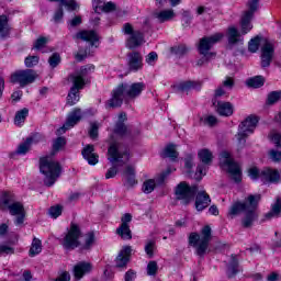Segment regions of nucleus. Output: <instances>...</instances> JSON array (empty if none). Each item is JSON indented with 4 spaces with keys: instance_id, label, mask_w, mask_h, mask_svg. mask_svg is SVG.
I'll return each instance as SVG.
<instances>
[{
    "instance_id": "1",
    "label": "nucleus",
    "mask_w": 281,
    "mask_h": 281,
    "mask_svg": "<svg viewBox=\"0 0 281 281\" xmlns=\"http://www.w3.org/2000/svg\"><path fill=\"white\" fill-rule=\"evenodd\" d=\"M258 10V0H251L248 2V10L245 11L241 15L239 25L240 32L236 26H229L226 32V36L228 40V45L231 47H236L238 45H243L245 43V34H249L251 30H254V12Z\"/></svg>"
},
{
    "instance_id": "2",
    "label": "nucleus",
    "mask_w": 281,
    "mask_h": 281,
    "mask_svg": "<svg viewBox=\"0 0 281 281\" xmlns=\"http://www.w3.org/2000/svg\"><path fill=\"white\" fill-rule=\"evenodd\" d=\"M145 85L142 82L136 83H122L112 91V98L108 100L106 109H117L122 106L124 100H135L138 95H142V91L145 89Z\"/></svg>"
},
{
    "instance_id": "3",
    "label": "nucleus",
    "mask_w": 281,
    "mask_h": 281,
    "mask_svg": "<svg viewBox=\"0 0 281 281\" xmlns=\"http://www.w3.org/2000/svg\"><path fill=\"white\" fill-rule=\"evenodd\" d=\"M260 201V194L249 195L244 203L235 202L228 210V217L234 218L238 216L240 212H245L243 220L244 227H251L254 221H256V207Z\"/></svg>"
},
{
    "instance_id": "4",
    "label": "nucleus",
    "mask_w": 281,
    "mask_h": 281,
    "mask_svg": "<svg viewBox=\"0 0 281 281\" xmlns=\"http://www.w3.org/2000/svg\"><path fill=\"white\" fill-rule=\"evenodd\" d=\"M95 68L91 65L81 67L80 70L71 75L70 80L72 82V87L67 97V104L69 106H74L77 102H80V89L85 88L87 81L89 80V74H93Z\"/></svg>"
},
{
    "instance_id": "5",
    "label": "nucleus",
    "mask_w": 281,
    "mask_h": 281,
    "mask_svg": "<svg viewBox=\"0 0 281 281\" xmlns=\"http://www.w3.org/2000/svg\"><path fill=\"white\" fill-rule=\"evenodd\" d=\"M40 170L44 175V183L54 186L58 177H60V164L54 159V156H44L40 159Z\"/></svg>"
},
{
    "instance_id": "6",
    "label": "nucleus",
    "mask_w": 281,
    "mask_h": 281,
    "mask_svg": "<svg viewBox=\"0 0 281 281\" xmlns=\"http://www.w3.org/2000/svg\"><path fill=\"white\" fill-rule=\"evenodd\" d=\"M0 210H9L12 216H15V225H23L25 221V209L21 202H14V194L10 192L2 193L0 198Z\"/></svg>"
},
{
    "instance_id": "7",
    "label": "nucleus",
    "mask_w": 281,
    "mask_h": 281,
    "mask_svg": "<svg viewBox=\"0 0 281 281\" xmlns=\"http://www.w3.org/2000/svg\"><path fill=\"white\" fill-rule=\"evenodd\" d=\"M260 43H262L261 66L269 67V65H271V59L273 58V44H271V42H267V40H263L261 36H256L250 40L248 49L252 54H256L260 47Z\"/></svg>"
},
{
    "instance_id": "8",
    "label": "nucleus",
    "mask_w": 281,
    "mask_h": 281,
    "mask_svg": "<svg viewBox=\"0 0 281 281\" xmlns=\"http://www.w3.org/2000/svg\"><path fill=\"white\" fill-rule=\"evenodd\" d=\"M258 122H260V119L257 115H249L239 124L237 134L235 135V142L238 146H245L247 137L254 135L256 132Z\"/></svg>"
},
{
    "instance_id": "9",
    "label": "nucleus",
    "mask_w": 281,
    "mask_h": 281,
    "mask_svg": "<svg viewBox=\"0 0 281 281\" xmlns=\"http://www.w3.org/2000/svg\"><path fill=\"white\" fill-rule=\"evenodd\" d=\"M210 240H212V227L210 225L204 226L200 235L191 233L189 236V244L195 248L198 256H203L207 251Z\"/></svg>"
},
{
    "instance_id": "10",
    "label": "nucleus",
    "mask_w": 281,
    "mask_h": 281,
    "mask_svg": "<svg viewBox=\"0 0 281 281\" xmlns=\"http://www.w3.org/2000/svg\"><path fill=\"white\" fill-rule=\"evenodd\" d=\"M220 165L223 170H227L234 181L238 183L243 180V170H240V166L234 161L229 151L224 150L221 153Z\"/></svg>"
},
{
    "instance_id": "11",
    "label": "nucleus",
    "mask_w": 281,
    "mask_h": 281,
    "mask_svg": "<svg viewBox=\"0 0 281 281\" xmlns=\"http://www.w3.org/2000/svg\"><path fill=\"white\" fill-rule=\"evenodd\" d=\"M108 159L111 164L123 166V164L128 161V153L124 151L122 145H120L117 140L112 139L108 149Z\"/></svg>"
},
{
    "instance_id": "12",
    "label": "nucleus",
    "mask_w": 281,
    "mask_h": 281,
    "mask_svg": "<svg viewBox=\"0 0 281 281\" xmlns=\"http://www.w3.org/2000/svg\"><path fill=\"white\" fill-rule=\"evenodd\" d=\"M223 36H225L223 33H215L211 36L203 37L200 41V44L198 47L200 54H202V56H204L207 59L214 58L215 54L210 52V49H212V47H214L216 43H220Z\"/></svg>"
},
{
    "instance_id": "13",
    "label": "nucleus",
    "mask_w": 281,
    "mask_h": 281,
    "mask_svg": "<svg viewBox=\"0 0 281 281\" xmlns=\"http://www.w3.org/2000/svg\"><path fill=\"white\" fill-rule=\"evenodd\" d=\"M199 189L196 187H190L187 182H180L175 190L176 199L181 201L184 205L194 201V195Z\"/></svg>"
},
{
    "instance_id": "14",
    "label": "nucleus",
    "mask_w": 281,
    "mask_h": 281,
    "mask_svg": "<svg viewBox=\"0 0 281 281\" xmlns=\"http://www.w3.org/2000/svg\"><path fill=\"white\" fill-rule=\"evenodd\" d=\"M80 236H82L80 226L77 224H71L70 229L61 240L63 247L65 249H76V247H80Z\"/></svg>"
},
{
    "instance_id": "15",
    "label": "nucleus",
    "mask_w": 281,
    "mask_h": 281,
    "mask_svg": "<svg viewBox=\"0 0 281 281\" xmlns=\"http://www.w3.org/2000/svg\"><path fill=\"white\" fill-rule=\"evenodd\" d=\"M123 33L127 36L126 45L130 49H135V47L144 45V34L139 31H135L131 23L123 25Z\"/></svg>"
},
{
    "instance_id": "16",
    "label": "nucleus",
    "mask_w": 281,
    "mask_h": 281,
    "mask_svg": "<svg viewBox=\"0 0 281 281\" xmlns=\"http://www.w3.org/2000/svg\"><path fill=\"white\" fill-rule=\"evenodd\" d=\"M36 78H38V75H36L34 70H18L11 75L10 82L20 85V87H27V85H32Z\"/></svg>"
},
{
    "instance_id": "17",
    "label": "nucleus",
    "mask_w": 281,
    "mask_h": 281,
    "mask_svg": "<svg viewBox=\"0 0 281 281\" xmlns=\"http://www.w3.org/2000/svg\"><path fill=\"white\" fill-rule=\"evenodd\" d=\"M82 120V111L78 108L74 109L67 116V120L63 127L57 130L58 135H63L69 128H74L78 122Z\"/></svg>"
},
{
    "instance_id": "18",
    "label": "nucleus",
    "mask_w": 281,
    "mask_h": 281,
    "mask_svg": "<svg viewBox=\"0 0 281 281\" xmlns=\"http://www.w3.org/2000/svg\"><path fill=\"white\" fill-rule=\"evenodd\" d=\"M131 221H133V215H131V213H125L121 217V226L116 229V234H119L123 240H131V238H133L131 233Z\"/></svg>"
},
{
    "instance_id": "19",
    "label": "nucleus",
    "mask_w": 281,
    "mask_h": 281,
    "mask_svg": "<svg viewBox=\"0 0 281 281\" xmlns=\"http://www.w3.org/2000/svg\"><path fill=\"white\" fill-rule=\"evenodd\" d=\"M77 41H85L90 47H99L100 36L94 31H80L76 34Z\"/></svg>"
},
{
    "instance_id": "20",
    "label": "nucleus",
    "mask_w": 281,
    "mask_h": 281,
    "mask_svg": "<svg viewBox=\"0 0 281 281\" xmlns=\"http://www.w3.org/2000/svg\"><path fill=\"white\" fill-rule=\"evenodd\" d=\"M131 254H133V248H131V246H124L121 249L115 259L116 269H126V265H128V260H131Z\"/></svg>"
},
{
    "instance_id": "21",
    "label": "nucleus",
    "mask_w": 281,
    "mask_h": 281,
    "mask_svg": "<svg viewBox=\"0 0 281 281\" xmlns=\"http://www.w3.org/2000/svg\"><path fill=\"white\" fill-rule=\"evenodd\" d=\"M281 173L278 169L265 168L261 170L260 180L262 183H280Z\"/></svg>"
},
{
    "instance_id": "22",
    "label": "nucleus",
    "mask_w": 281,
    "mask_h": 281,
    "mask_svg": "<svg viewBox=\"0 0 281 281\" xmlns=\"http://www.w3.org/2000/svg\"><path fill=\"white\" fill-rule=\"evenodd\" d=\"M213 105L215 106L218 115H222V117H231V115H234V105L229 102L217 101L214 99Z\"/></svg>"
},
{
    "instance_id": "23",
    "label": "nucleus",
    "mask_w": 281,
    "mask_h": 281,
    "mask_svg": "<svg viewBox=\"0 0 281 281\" xmlns=\"http://www.w3.org/2000/svg\"><path fill=\"white\" fill-rule=\"evenodd\" d=\"M93 270V266L91 262L81 261L77 263L74 268L75 278L77 280H80L83 276H87V273H91Z\"/></svg>"
},
{
    "instance_id": "24",
    "label": "nucleus",
    "mask_w": 281,
    "mask_h": 281,
    "mask_svg": "<svg viewBox=\"0 0 281 281\" xmlns=\"http://www.w3.org/2000/svg\"><path fill=\"white\" fill-rule=\"evenodd\" d=\"M211 202L212 200L205 191H199L195 198V210H198V212H203V210L210 206Z\"/></svg>"
},
{
    "instance_id": "25",
    "label": "nucleus",
    "mask_w": 281,
    "mask_h": 281,
    "mask_svg": "<svg viewBox=\"0 0 281 281\" xmlns=\"http://www.w3.org/2000/svg\"><path fill=\"white\" fill-rule=\"evenodd\" d=\"M175 16H177V13H175L173 9H164L154 12V19H156L158 23H166L168 21H172Z\"/></svg>"
},
{
    "instance_id": "26",
    "label": "nucleus",
    "mask_w": 281,
    "mask_h": 281,
    "mask_svg": "<svg viewBox=\"0 0 281 281\" xmlns=\"http://www.w3.org/2000/svg\"><path fill=\"white\" fill-rule=\"evenodd\" d=\"M40 139V135H34L27 138L24 143L19 145L16 150L18 155H26L27 153H30V149L32 148L33 144H38Z\"/></svg>"
},
{
    "instance_id": "27",
    "label": "nucleus",
    "mask_w": 281,
    "mask_h": 281,
    "mask_svg": "<svg viewBox=\"0 0 281 281\" xmlns=\"http://www.w3.org/2000/svg\"><path fill=\"white\" fill-rule=\"evenodd\" d=\"M82 157L90 166H95L99 161V156L93 149V145H88L82 150Z\"/></svg>"
},
{
    "instance_id": "28",
    "label": "nucleus",
    "mask_w": 281,
    "mask_h": 281,
    "mask_svg": "<svg viewBox=\"0 0 281 281\" xmlns=\"http://www.w3.org/2000/svg\"><path fill=\"white\" fill-rule=\"evenodd\" d=\"M128 67L132 71H139L144 67L143 58L139 53H132L128 56Z\"/></svg>"
},
{
    "instance_id": "29",
    "label": "nucleus",
    "mask_w": 281,
    "mask_h": 281,
    "mask_svg": "<svg viewBox=\"0 0 281 281\" xmlns=\"http://www.w3.org/2000/svg\"><path fill=\"white\" fill-rule=\"evenodd\" d=\"M123 177L125 179V184L130 188H133V186H137V179L135 178V168L131 166L126 167Z\"/></svg>"
},
{
    "instance_id": "30",
    "label": "nucleus",
    "mask_w": 281,
    "mask_h": 281,
    "mask_svg": "<svg viewBox=\"0 0 281 281\" xmlns=\"http://www.w3.org/2000/svg\"><path fill=\"white\" fill-rule=\"evenodd\" d=\"M124 122H126V114L125 113L119 114L117 123L114 128L115 137H122V135L126 133V126H124Z\"/></svg>"
},
{
    "instance_id": "31",
    "label": "nucleus",
    "mask_w": 281,
    "mask_h": 281,
    "mask_svg": "<svg viewBox=\"0 0 281 281\" xmlns=\"http://www.w3.org/2000/svg\"><path fill=\"white\" fill-rule=\"evenodd\" d=\"M10 23H8V16L0 15V38H8L10 36Z\"/></svg>"
},
{
    "instance_id": "32",
    "label": "nucleus",
    "mask_w": 281,
    "mask_h": 281,
    "mask_svg": "<svg viewBox=\"0 0 281 281\" xmlns=\"http://www.w3.org/2000/svg\"><path fill=\"white\" fill-rule=\"evenodd\" d=\"M27 115H30V110L27 108H24L15 112V116H14L15 126H22L23 124H25V120H27Z\"/></svg>"
},
{
    "instance_id": "33",
    "label": "nucleus",
    "mask_w": 281,
    "mask_h": 281,
    "mask_svg": "<svg viewBox=\"0 0 281 281\" xmlns=\"http://www.w3.org/2000/svg\"><path fill=\"white\" fill-rule=\"evenodd\" d=\"M41 251H43V243L41 241V239L34 237L31 244V248L29 250V255L31 256V258H34V256H38Z\"/></svg>"
},
{
    "instance_id": "34",
    "label": "nucleus",
    "mask_w": 281,
    "mask_h": 281,
    "mask_svg": "<svg viewBox=\"0 0 281 281\" xmlns=\"http://www.w3.org/2000/svg\"><path fill=\"white\" fill-rule=\"evenodd\" d=\"M115 10V3L113 2H102L101 4L94 5V12L100 14L102 12H113Z\"/></svg>"
},
{
    "instance_id": "35",
    "label": "nucleus",
    "mask_w": 281,
    "mask_h": 281,
    "mask_svg": "<svg viewBox=\"0 0 281 281\" xmlns=\"http://www.w3.org/2000/svg\"><path fill=\"white\" fill-rule=\"evenodd\" d=\"M247 87H251L252 89H260L265 85V77L262 76H256L252 78H249L246 81Z\"/></svg>"
},
{
    "instance_id": "36",
    "label": "nucleus",
    "mask_w": 281,
    "mask_h": 281,
    "mask_svg": "<svg viewBox=\"0 0 281 281\" xmlns=\"http://www.w3.org/2000/svg\"><path fill=\"white\" fill-rule=\"evenodd\" d=\"M198 157L200 159V161H202V164H212V159H214L213 154L210 151V149H201L198 153Z\"/></svg>"
},
{
    "instance_id": "37",
    "label": "nucleus",
    "mask_w": 281,
    "mask_h": 281,
    "mask_svg": "<svg viewBox=\"0 0 281 281\" xmlns=\"http://www.w3.org/2000/svg\"><path fill=\"white\" fill-rule=\"evenodd\" d=\"M281 214V199L277 198L276 202L272 204L271 211L268 213V216L271 218H278Z\"/></svg>"
},
{
    "instance_id": "38",
    "label": "nucleus",
    "mask_w": 281,
    "mask_h": 281,
    "mask_svg": "<svg viewBox=\"0 0 281 281\" xmlns=\"http://www.w3.org/2000/svg\"><path fill=\"white\" fill-rule=\"evenodd\" d=\"M164 155L165 157H169V159H177V157H179V153H177V145H167Z\"/></svg>"
},
{
    "instance_id": "39",
    "label": "nucleus",
    "mask_w": 281,
    "mask_h": 281,
    "mask_svg": "<svg viewBox=\"0 0 281 281\" xmlns=\"http://www.w3.org/2000/svg\"><path fill=\"white\" fill-rule=\"evenodd\" d=\"M158 271H159V265L157 263V261L151 260L147 263V268H146L147 276L155 278Z\"/></svg>"
},
{
    "instance_id": "40",
    "label": "nucleus",
    "mask_w": 281,
    "mask_h": 281,
    "mask_svg": "<svg viewBox=\"0 0 281 281\" xmlns=\"http://www.w3.org/2000/svg\"><path fill=\"white\" fill-rule=\"evenodd\" d=\"M157 187V181L155 179H148L143 183V192L145 194H150Z\"/></svg>"
},
{
    "instance_id": "41",
    "label": "nucleus",
    "mask_w": 281,
    "mask_h": 281,
    "mask_svg": "<svg viewBox=\"0 0 281 281\" xmlns=\"http://www.w3.org/2000/svg\"><path fill=\"white\" fill-rule=\"evenodd\" d=\"M156 249H157V245L155 244L154 240L146 241L145 252L148 258H154Z\"/></svg>"
},
{
    "instance_id": "42",
    "label": "nucleus",
    "mask_w": 281,
    "mask_h": 281,
    "mask_svg": "<svg viewBox=\"0 0 281 281\" xmlns=\"http://www.w3.org/2000/svg\"><path fill=\"white\" fill-rule=\"evenodd\" d=\"M93 243H95V235L93 233H88L85 236L82 249H91V247H93Z\"/></svg>"
},
{
    "instance_id": "43",
    "label": "nucleus",
    "mask_w": 281,
    "mask_h": 281,
    "mask_svg": "<svg viewBox=\"0 0 281 281\" xmlns=\"http://www.w3.org/2000/svg\"><path fill=\"white\" fill-rule=\"evenodd\" d=\"M49 43V38L47 37H38L34 43V48L38 52H45V46Z\"/></svg>"
},
{
    "instance_id": "44",
    "label": "nucleus",
    "mask_w": 281,
    "mask_h": 281,
    "mask_svg": "<svg viewBox=\"0 0 281 281\" xmlns=\"http://www.w3.org/2000/svg\"><path fill=\"white\" fill-rule=\"evenodd\" d=\"M270 142L281 148V134L277 131H271L268 135Z\"/></svg>"
},
{
    "instance_id": "45",
    "label": "nucleus",
    "mask_w": 281,
    "mask_h": 281,
    "mask_svg": "<svg viewBox=\"0 0 281 281\" xmlns=\"http://www.w3.org/2000/svg\"><path fill=\"white\" fill-rule=\"evenodd\" d=\"M65 144H67V142L65 140L64 137H59L55 139L53 143L54 153H58V150H63L65 148Z\"/></svg>"
},
{
    "instance_id": "46",
    "label": "nucleus",
    "mask_w": 281,
    "mask_h": 281,
    "mask_svg": "<svg viewBox=\"0 0 281 281\" xmlns=\"http://www.w3.org/2000/svg\"><path fill=\"white\" fill-rule=\"evenodd\" d=\"M201 122H203L205 126H216L218 120L214 115H205L201 119Z\"/></svg>"
},
{
    "instance_id": "47",
    "label": "nucleus",
    "mask_w": 281,
    "mask_h": 281,
    "mask_svg": "<svg viewBox=\"0 0 281 281\" xmlns=\"http://www.w3.org/2000/svg\"><path fill=\"white\" fill-rule=\"evenodd\" d=\"M48 214L50 218H58V216L63 214V206L60 205L52 206L48 211Z\"/></svg>"
},
{
    "instance_id": "48",
    "label": "nucleus",
    "mask_w": 281,
    "mask_h": 281,
    "mask_svg": "<svg viewBox=\"0 0 281 281\" xmlns=\"http://www.w3.org/2000/svg\"><path fill=\"white\" fill-rule=\"evenodd\" d=\"M262 175V171H260V169H258L257 167H250L248 169V176L250 177V179H252V181H257V179H260Z\"/></svg>"
},
{
    "instance_id": "49",
    "label": "nucleus",
    "mask_w": 281,
    "mask_h": 281,
    "mask_svg": "<svg viewBox=\"0 0 281 281\" xmlns=\"http://www.w3.org/2000/svg\"><path fill=\"white\" fill-rule=\"evenodd\" d=\"M238 272V259L236 257H232V262L228 267V274L236 276Z\"/></svg>"
},
{
    "instance_id": "50",
    "label": "nucleus",
    "mask_w": 281,
    "mask_h": 281,
    "mask_svg": "<svg viewBox=\"0 0 281 281\" xmlns=\"http://www.w3.org/2000/svg\"><path fill=\"white\" fill-rule=\"evenodd\" d=\"M206 173H207V168H205V166H198L196 172L194 175V179L196 181H201Z\"/></svg>"
},
{
    "instance_id": "51",
    "label": "nucleus",
    "mask_w": 281,
    "mask_h": 281,
    "mask_svg": "<svg viewBox=\"0 0 281 281\" xmlns=\"http://www.w3.org/2000/svg\"><path fill=\"white\" fill-rule=\"evenodd\" d=\"M158 58L159 56L157 55V53L151 52L145 57V63L153 67L157 63Z\"/></svg>"
},
{
    "instance_id": "52",
    "label": "nucleus",
    "mask_w": 281,
    "mask_h": 281,
    "mask_svg": "<svg viewBox=\"0 0 281 281\" xmlns=\"http://www.w3.org/2000/svg\"><path fill=\"white\" fill-rule=\"evenodd\" d=\"M38 56H27L25 59H24V65L25 67H35V65H38Z\"/></svg>"
},
{
    "instance_id": "53",
    "label": "nucleus",
    "mask_w": 281,
    "mask_h": 281,
    "mask_svg": "<svg viewBox=\"0 0 281 281\" xmlns=\"http://www.w3.org/2000/svg\"><path fill=\"white\" fill-rule=\"evenodd\" d=\"M48 64L50 65V67L54 69L55 67H58V65H60V55H58V53H54L49 59H48Z\"/></svg>"
},
{
    "instance_id": "54",
    "label": "nucleus",
    "mask_w": 281,
    "mask_h": 281,
    "mask_svg": "<svg viewBox=\"0 0 281 281\" xmlns=\"http://www.w3.org/2000/svg\"><path fill=\"white\" fill-rule=\"evenodd\" d=\"M100 128V123L98 122H92L90 124V131H89V135L92 139H95V137H98V130Z\"/></svg>"
},
{
    "instance_id": "55",
    "label": "nucleus",
    "mask_w": 281,
    "mask_h": 281,
    "mask_svg": "<svg viewBox=\"0 0 281 281\" xmlns=\"http://www.w3.org/2000/svg\"><path fill=\"white\" fill-rule=\"evenodd\" d=\"M280 98H281V91H273L268 95V103L276 104V102H278Z\"/></svg>"
},
{
    "instance_id": "56",
    "label": "nucleus",
    "mask_w": 281,
    "mask_h": 281,
    "mask_svg": "<svg viewBox=\"0 0 281 281\" xmlns=\"http://www.w3.org/2000/svg\"><path fill=\"white\" fill-rule=\"evenodd\" d=\"M193 167H194V156H188V157L184 159L186 172H190Z\"/></svg>"
},
{
    "instance_id": "57",
    "label": "nucleus",
    "mask_w": 281,
    "mask_h": 281,
    "mask_svg": "<svg viewBox=\"0 0 281 281\" xmlns=\"http://www.w3.org/2000/svg\"><path fill=\"white\" fill-rule=\"evenodd\" d=\"M180 89L182 91H188L190 89H196V82H194V81H186V82L181 83Z\"/></svg>"
},
{
    "instance_id": "58",
    "label": "nucleus",
    "mask_w": 281,
    "mask_h": 281,
    "mask_svg": "<svg viewBox=\"0 0 281 281\" xmlns=\"http://www.w3.org/2000/svg\"><path fill=\"white\" fill-rule=\"evenodd\" d=\"M269 157L272 161H281V151L271 149L269 151Z\"/></svg>"
},
{
    "instance_id": "59",
    "label": "nucleus",
    "mask_w": 281,
    "mask_h": 281,
    "mask_svg": "<svg viewBox=\"0 0 281 281\" xmlns=\"http://www.w3.org/2000/svg\"><path fill=\"white\" fill-rule=\"evenodd\" d=\"M222 87H225L227 91L232 90L234 87V79L232 77H226Z\"/></svg>"
},
{
    "instance_id": "60",
    "label": "nucleus",
    "mask_w": 281,
    "mask_h": 281,
    "mask_svg": "<svg viewBox=\"0 0 281 281\" xmlns=\"http://www.w3.org/2000/svg\"><path fill=\"white\" fill-rule=\"evenodd\" d=\"M0 254L10 255L14 254V248L8 245H0Z\"/></svg>"
},
{
    "instance_id": "61",
    "label": "nucleus",
    "mask_w": 281,
    "mask_h": 281,
    "mask_svg": "<svg viewBox=\"0 0 281 281\" xmlns=\"http://www.w3.org/2000/svg\"><path fill=\"white\" fill-rule=\"evenodd\" d=\"M170 172H175V169L173 168H169L165 172H162L160 175V178H157V183H164V179H166V177H168V175H170Z\"/></svg>"
},
{
    "instance_id": "62",
    "label": "nucleus",
    "mask_w": 281,
    "mask_h": 281,
    "mask_svg": "<svg viewBox=\"0 0 281 281\" xmlns=\"http://www.w3.org/2000/svg\"><path fill=\"white\" fill-rule=\"evenodd\" d=\"M115 175H117V167L113 166L105 173V179H113V177H115Z\"/></svg>"
},
{
    "instance_id": "63",
    "label": "nucleus",
    "mask_w": 281,
    "mask_h": 281,
    "mask_svg": "<svg viewBox=\"0 0 281 281\" xmlns=\"http://www.w3.org/2000/svg\"><path fill=\"white\" fill-rule=\"evenodd\" d=\"M223 95H227V89L222 86L215 90V98H223Z\"/></svg>"
},
{
    "instance_id": "64",
    "label": "nucleus",
    "mask_w": 281,
    "mask_h": 281,
    "mask_svg": "<svg viewBox=\"0 0 281 281\" xmlns=\"http://www.w3.org/2000/svg\"><path fill=\"white\" fill-rule=\"evenodd\" d=\"M136 278H137V274L132 270H128L125 273V281H135Z\"/></svg>"
}]
</instances>
